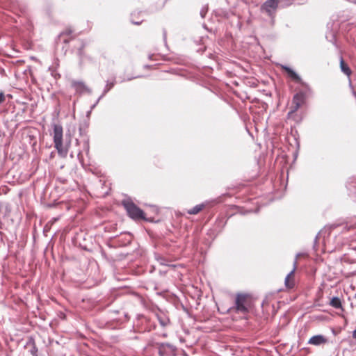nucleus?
Segmentation results:
<instances>
[{
	"label": "nucleus",
	"mask_w": 356,
	"mask_h": 356,
	"mask_svg": "<svg viewBox=\"0 0 356 356\" xmlns=\"http://www.w3.org/2000/svg\"><path fill=\"white\" fill-rule=\"evenodd\" d=\"M278 4L277 0H266L262 5L261 8L270 15L272 11L277 8Z\"/></svg>",
	"instance_id": "6e6552de"
},
{
	"label": "nucleus",
	"mask_w": 356,
	"mask_h": 356,
	"mask_svg": "<svg viewBox=\"0 0 356 356\" xmlns=\"http://www.w3.org/2000/svg\"><path fill=\"white\" fill-rule=\"evenodd\" d=\"M72 87L74 89L76 92L80 95L83 93H92L91 89H90L83 81H72Z\"/></svg>",
	"instance_id": "423d86ee"
},
{
	"label": "nucleus",
	"mask_w": 356,
	"mask_h": 356,
	"mask_svg": "<svg viewBox=\"0 0 356 356\" xmlns=\"http://www.w3.org/2000/svg\"><path fill=\"white\" fill-rule=\"evenodd\" d=\"M5 95L3 92H0V104H2L5 101Z\"/></svg>",
	"instance_id": "aec40b11"
},
{
	"label": "nucleus",
	"mask_w": 356,
	"mask_h": 356,
	"mask_svg": "<svg viewBox=\"0 0 356 356\" xmlns=\"http://www.w3.org/2000/svg\"><path fill=\"white\" fill-rule=\"evenodd\" d=\"M30 353L32 355L37 356L38 348L34 343H33V348L30 350Z\"/></svg>",
	"instance_id": "6ab92c4d"
},
{
	"label": "nucleus",
	"mask_w": 356,
	"mask_h": 356,
	"mask_svg": "<svg viewBox=\"0 0 356 356\" xmlns=\"http://www.w3.org/2000/svg\"><path fill=\"white\" fill-rule=\"evenodd\" d=\"M204 207V204H197L193 207L192 209L188 210L187 213L191 215L197 214L200 211H201Z\"/></svg>",
	"instance_id": "4468645a"
},
{
	"label": "nucleus",
	"mask_w": 356,
	"mask_h": 356,
	"mask_svg": "<svg viewBox=\"0 0 356 356\" xmlns=\"http://www.w3.org/2000/svg\"><path fill=\"white\" fill-rule=\"evenodd\" d=\"M305 102V95L302 92L296 93L292 100L291 113L297 111Z\"/></svg>",
	"instance_id": "0eeeda50"
},
{
	"label": "nucleus",
	"mask_w": 356,
	"mask_h": 356,
	"mask_svg": "<svg viewBox=\"0 0 356 356\" xmlns=\"http://www.w3.org/2000/svg\"><path fill=\"white\" fill-rule=\"evenodd\" d=\"M282 68L285 70V72L288 74V75L297 83H301L302 79L300 76L294 72L291 68L287 66H283Z\"/></svg>",
	"instance_id": "9d476101"
},
{
	"label": "nucleus",
	"mask_w": 356,
	"mask_h": 356,
	"mask_svg": "<svg viewBox=\"0 0 356 356\" xmlns=\"http://www.w3.org/2000/svg\"><path fill=\"white\" fill-rule=\"evenodd\" d=\"M305 254L303 253H298L296 254V259L293 261V268L292 269V270L288 273V275H286V277H289V279H293V274L295 273V270L297 268V265H298V258L300 256H303Z\"/></svg>",
	"instance_id": "2eb2a0df"
},
{
	"label": "nucleus",
	"mask_w": 356,
	"mask_h": 356,
	"mask_svg": "<svg viewBox=\"0 0 356 356\" xmlns=\"http://www.w3.org/2000/svg\"><path fill=\"white\" fill-rule=\"evenodd\" d=\"M76 144L77 145H79L81 144V148H79L76 151L77 158L79 160L81 161L83 159L82 154L83 152H85L87 154L89 152V139L88 136H83V138L81 140H79V139H76Z\"/></svg>",
	"instance_id": "39448f33"
},
{
	"label": "nucleus",
	"mask_w": 356,
	"mask_h": 356,
	"mask_svg": "<svg viewBox=\"0 0 356 356\" xmlns=\"http://www.w3.org/2000/svg\"><path fill=\"white\" fill-rule=\"evenodd\" d=\"M330 305L335 309H342L341 301L338 297H333L330 302Z\"/></svg>",
	"instance_id": "ddd939ff"
},
{
	"label": "nucleus",
	"mask_w": 356,
	"mask_h": 356,
	"mask_svg": "<svg viewBox=\"0 0 356 356\" xmlns=\"http://www.w3.org/2000/svg\"><path fill=\"white\" fill-rule=\"evenodd\" d=\"M128 216L134 220L145 219V213L131 200H124L122 202Z\"/></svg>",
	"instance_id": "f03ea898"
},
{
	"label": "nucleus",
	"mask_w": 356,
	"mask_h": 356,
	"mask_svg": "<svg viewBox=\"0 0 356 356\" xmlns=\"http://www.w3.org/2000/svg\"><path fill=\"white\" fill-rule=\"evenodd\" d=\"M250 306L249 296L244 293H238L235 300V309L237 312L245 314L248 312Z\"/></svg>",
	"instance_id": "7ed1b4c3"
},
{
	"label": "nucleus",
	"mask_w": 356,
	"mask_h": 356,
	"mask_svg": "<svg viewBox=\"0 0 356 356\" xmlns=\"http://www.w3.org/2000/svg\"><path fill=\"white\" fill-rule=\"evenodd\" d=\"M70 156L71 157H73V152H71Z\"/></svg>",
	"instance_id": "393cba45"
},
{
	"label": "nucleus",
	"mask_w": 356,
	"mask_h": 356,
	"mask_svg": "<svg viewBox=\"0 0 356 356\" xmlns=\"http://www.w3.org/2000/svg\"><path fill=\"white\" fill-rule=\"evenodd\" d=\"M278 3H282L284 0H277Z\"/></svg>",
	"instance_id": "b1692460"
},
{
	"label": "nucleus",
	"mask_w": 356,
	"mask_h": 356,
	"mask_svg": "<svg viewBox=\"0 0 356 356\" xmlns=\"http://www.w3.org/2000/svg\"><path fill=\"white\" fill-rule=\"evenodd\" d=\"M293 1V0H284V1H282V3H284V6H289V5H290V4H291V1Z\"/></svg>",
	"instance_id": "4be33fe9"
},
{
	"label": "nucleus",
	"mask_w": 356,
	"mask_h": 356,
	"mask_svg": "<svg viewBox=\"0 0 356 356\" xmlns=\"http://www.w3.org/2000/svg\"><path fill=\"white\" fill-rule=\"evenodd\" d=\"M159 321L161 326L165 327L168 325L170 323V321L168 318L162 317V316H158Z\"/></svg>",
	"instance_id": "dca6fc26"
},
{
	"label": "nucleus",
	"mask_w": 356,
	"mask_h": 356,
	"mask_svg": "<svg viewBox=\"0 0 356 356\" xmlns=\"http://www.w3.org/2000/svg\"><path fill=\"white\" fill-rule=\"evenodd\" d=\"M83 49H84V45L83 44L79 49H78V51H77V54H78V56L80 58V60L81 62H82L83 60V56H84V51H83Z\"/></svg>",
	"instance_id": "a211bd4d"
},
{
	"label": "nucleus",
	"mask_w": 356,
	"mask_h": 356,
	"mask_svg": "<svg viewBox=\"0 0 356 356\" xmlns=\"http://www.w3.org/2000/svg\"><path fill=\"white\" fill-rule=\"evenodd\" d=\"M285 285L287 288L289 289H291L294 286V281L293 279H289V277H285Z\"/></svg>",
	"instance_id": "f3484780"
},
{
	"label": "nucleus",
	"mask_w": 356,
	"mask_h": 356,
	"mask_svg": "<svg viewBox=\"0 0 356 356\" xmlns=\"http://www.w3.org/2000/svg\"><path fill=\"white\" fill-rule=\"evenodd\" d=\"M340 68L341 70L347 76H350L351 74V70L348 67V65L344 62L342 57L340 59Z\"/></svg>",
	"instance_id": "f8f14e48"
},
{
	"label": "nucleus",
	"mask_w": 356,
	"mask_h": 356,
	"mask_svg": "<svg viewBox=\"0 0 356 356\" xmlns=\"http://www.w3.org/2000/svg\"><path fill=\"white\" fill-rule=\"evenodd\" d=\"M163 336L164 337H167V334H163Z\"/></svg>",
	"instance_id": "a878e982"
},
{
	"label": "nucleus",
	"mask_w": 356,
	"mask_h": 356,
	"mask_svg": "<svg viewBox=\"0 0 356 356\" xmlns=\"http://www.w3.org/2000/svg\"><path fill=\"white\" fill-rule=\"evenodd\" d=\"M132 23L134 24L139 25V24H140L141 22H132Z\"/></svg>",
	"instance_id": "5701e85b"
},
{
	"label": "nucleus",
	"mask_w": 356,
	"mask_h": 356,
	"mask_svg": "<svg viewBox=\"0 0 356 356\" xmlns=\"http://www.w3.org/2000/svg\"><path fill=\"white\" fill-rule=\"evenodd\" d=\"M159 356H176L177 347L169 343H157Z\"/></svg>",
	"instance_id": "20e7f679"
},
{
	"label": "nucleus",
	"mask_w": 356,
	"mask_h": 356,
	"mask_svg": "<svg viewBox=\"0 0 356 356\" xmlns=\"http://www.w3.org/2000/svg\"><path fill=\"white\" fill-rule=\"evenodd\" d=\"M114 85H115L114 81L111 82V83L107 81V83L104 89L102 95L98 98L96 103L92 106V108H94L98 104L99 100L114 86Z\"/></svg>",
	"instance_id": "9b49d317"
},
{
	"label": "nucleus",
	"mask_w": 356,
	"mask_h": 356,
	"mask_svg": "<svg viewBox=\"0 0 356 356\" xmlns=\"http://www.w3.org/2000/svg\"><path fill=\"white\" fill-rule=\"evenodd\" d=\"M207 12V8H202L200 11V15L202 16V17H205V15Z\"/></svg>",
	"instance_id": "412c9836"
},
{
	"label": "nucleus",
	"mask_w": 356,
	"mask_h": 356,
	"mask_svg": "<svg viewBox=\"0 0 356 356\" xmlns=\"http://www.w3.org/2000/svg\"><path fill=\"white\" fill-rule=\"evenodd\" d=\"M327 342V339L322 334L314 335L309 339L308 343L314 346H321Z\"/></svg>",
	"instance_id": "1a4fd4ad"
},
{
	"label": "nucleus",
	"mask_w": 356,
	"mask_h": 356,
	"mask_svg": "<svg viewBox=\"0 0 356 356\" xmlns=\"http://www.w3.org/2000/svg\"><path fill=\"white\" fill-rule=\"evenodd\" d=\"M63 127L60 124H53V140L54 147L61 157H66L71 143V134L65 135V141L63 142Z\"/></svg>",
	"instance_id": "f257e3e1"
}]
</instances>
